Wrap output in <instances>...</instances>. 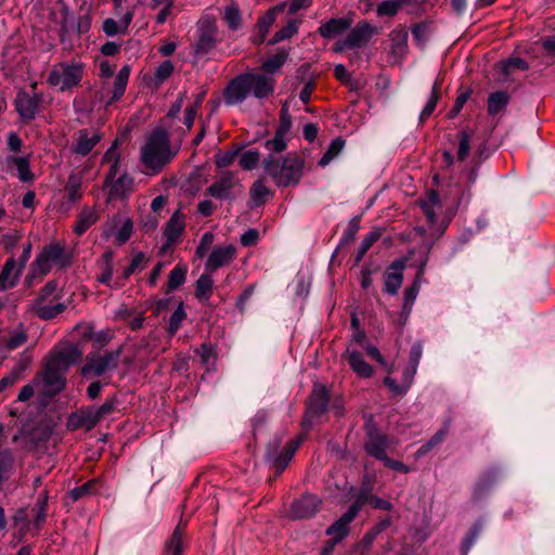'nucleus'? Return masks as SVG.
Wrapping results in <instances>:
<instances>
[{
	"label": "nucleus",
	"instance_id": "nucleus-14",
	"mask_svg": "<svg viewBox=\"0 0 555 555\" xmlns=\"http://www.w3.org/2000/svg\"><path fill=\"white\" fill-rule=\"evenodd\" d=\"M344 358L346 359L352 371L360 377L367 378L373 375L372 366L364 361L361 352L357 350L354 347H352V345L348 346L344 354Z\"/></svg>",
	"mask_w": 555,
	"mask_h": 555
},
{
	"label": "nucleus",
	"instance_id": "nucleus-62",
	"mask_svg": "<svg viewBox=\"0 0 555 555\" xmlns=\"http://www.w3.org/2000/svg\"><path fill=\"white\" fill-rule=\"evenodd\" d=\"M382 462L384 463V465L390 469H393L396 472H400V473H409L411 469L409 466H406L404 463H402L401 461H398V460H392L390 457H388L387 455L382 460Z\"/></svg>",
	"mask_w": 555,
	"mask_h": 555
},
{
	"label": "nucleus",
	"instance_id": "nucleus-31",
	"mask_svg": "<svg viewBox=\"0 0 555 555\" xmlns=\"http://www.w3.org/2000/svg\"><path fill=\"white\" fill-rule=\"evenodd\" d=\"M132 21V13L127 12L118 22L107 18L103 23V30L107 36H115L125 33Z\"/></svg>",
	"mask_w": 555,
	"mask_h": 555
},
{
	"label": "nucleus",
	"instance_id": "nucleus-7",
	"mask_svg": "<svg viewBox=\"0 0 555 555\" xmlns=\"http://www.w3.org/2000/svg\"><path fill=\"white\" fill-rule=\"evenodd\" d=\"M236 190H241L238 179L233 173L228 172L210 184L207 193L217 199H230L234 196Z\"/></svg>",
	"mask_w": 555,
	"mask_h": 555
},
{
	"label": "nucleus",
	"instance_id": "nucleus-3",
	"mask_svg": "<svg viewBox=\"0 0 555 555\" xmlns=\"http://www.w3.org/2000/svg\"><path fill=\"white\" fill-rule=\"evenodd\" d=\"M304 160L296 155H288L282 162L273 156L264 160L266 171L280 186L297 184L302 176Z\"/></svg>",
	"mask_w": 555,
	"mask_h": 555
},
{
	"label": "nucleus",
	"instance_id": "nucleus-64",
	"mask_svg": "<svg viewBox=\"0 0 555 555\" xmlns=\"http://www.w3.org/2000/svg\"><path fill=\"white\" fill-rule=\"evenodd\" d=\"M215 44V41L210 35H203L196 44L197 53L208 52Z\"/></svg>",
	"mask_w": 555,
	"mask_h": 555
},
{
	"label": "nucleus",
	"instance_id": "nucleus-8",
	"mask_svg": "<svg viewBox=\"0 0 555 555\" xmlns=\"http://www.w3.org/2000/svg\"><path fill=\"white\" fill-rule=\"evenodd\" d=\"M235 256L236 248L232 245L215 246L206 260L205 271L212 273L219 268L229 264Z\"/></svg>",
	"mask_w": 555,
	"mask_h": 555
},
{
	"label": "nucleus",
	"instance_id": "nucleus-40",
	"mask_svg": "<svg viewBox=\"0 0 555 555\" xmlns=\"http://www.w3.org/2000/svg\"><path fill=\"white\" fill-rule=\"evenodd\" d=\"M188 267L185 264L179 263L177 264L169 274L168 279V289L172 291L181 286L186 276Z\"/></svg>",
	"mask_w": 555,
	"mask_h": 555
},
{
	"label": "nucleus",
	"instance_id": "nucleus-43",
	"mask_svg": "<svg viewBox=\"0 0 555 555\" xmlns=\"http://www.w3.org/2000/svg\"><path fill=\"white\" fill-rule=\"evenodd\" d=\"M414 375H415V370H412L411 374L409 376V379L405 383H402L401 385H398L395 379H392L390 377H386L384 379V384L389 388V390L392 392V395H395V396H402L410 388Z\"/></svg>",
	"mask_w": 555,
	"mask_h": 555
},
{
	"label": "nucleus",
	"instance_id": "nucleus-48",
	"mask_svg": "<svg viewBox=\"0 0 555 555\" xmlns=\"http://www.w3.org/2000/svg\"><path fill=\"white\" fill-rule=\"evenodd\" d=\"M269 195V189L262 180L256 181L250 189V196L256 205H261Z\"/></svg>",
	"mask_w": 555,
	"mask_h": 555
},
{
	"label": "nucleus",
	"instance_id": "nucleus-24",
	"mask_svg": "<svg viewBox=\"0 0 555 555\" xmlns=\"http://www.w3.org/2000/svg\"><path fill=\"white\" fill-rule=\"evenodd\" d=\"M390 52L395 60L402 59L408 50V31L404 29H395L389 35Z\"/></svg>",
	"mask_w": 555,
	"mask_h": 555
},
{
	"label": "nucleus",
	"instance_id": "nucleus-10",
	"mask_svg": "<svg viewBox=\"0 0 555 555\" xmlns=\"http://www.w3.org/2000/svg\"><path fill=\"white\" fill-rule=\"evenodd\" d=\"M327 389L324 385L315 384L309 398L305 423H309L313 416H320L327 406Z\"/></svg>",
	"mask_w": 555,
	"mask_h": 555
},
{
	"label": "nucleus",
	"instance_id": "nucleus-39",
	"mask_svg": "<svg viewBox=\"0 0 555 555\" xmlns=\"http://www.w3.org/2000/svg\"><path fill=\"white\" fill-rule=\"evenodd\" d=\"M14 459L9 449H0V483L8 479L13 470Z\"/></svg>",
	"mask_w": 555,
	"mask_h": 555
},
{
	"label": "nucleus",
	"instance_id": "nucleus-32",
	"mask_svg": "<svg viewBox=\"0 0 555 555\" xmlns=\"http://www.w3.org/2000/svg\"><path fill=\"white\" fill-rule=\"evenodd\" d=\"M99 216L94 209H83L77 220L74 231L77 235L83 234L93 223L96 222Z\"/></svg>",
	"mask_w": 555,
	"mask_h": 555
},
{
	"label": "nucleus",
	"instance_id": "nucleus-58",
	"mask_svg": "<svg viewBox=\"0 0 555 555\" xmlns=\"http://www.w3.org/2000/svg\"><path fill=\"white\" fill-rule=\"evenodd\" d=\"M224 20L228 23L229 27H231L232 29H236L241 21L238 8L233 4L227 7L224 10Z\"/></svg>",
	"mask_w": 555,
	"mask_h": 555
},
{
	"label": "nucleus",
	"instance_id": "nucleus-22",
	"mask_svg": "<svg viewBox=\"0 0 555 555\" xmlns=\"http://www.w3.org/2000/svg\"><path fill=\"white\" fill-rule=\"evenodd\" d=\"M64 372L65 370L51 367V362L48 361L44 373V383L48 392L56 393L65 387Z\"/></svg>",
	"mask_w": 555,
	"mask_h": 555
},
{
	"label": "nucleus",
	"instance_id": "nucleus-13",
	"mask_svg": "<svg viewBox=\"0 0 555 555\" xmlns=\"http://www.w3.org/2000/svg\"><path fill=\"white\" fill-rule=\"evenodd\" d=\"M320 505V500L315 495H305L295 501L292 505V516L297 519L308 518L313 516Z\"/></svg>",
	"mask_w": 555,
	"mask_h": 555
},
{
	"label": "nucleus",
	"instance_id": "nucleus-2",
	"mask_svg": "<svg viewBox=\"0 0 555 555\" xmlns=\"http://www.w3.org/2000/svg\"><path fill=\"white\" fill-rule=\"evenodd\" d=\"M169 139L164 130H156L147 137L141 147V160L143 165L154 172L159 171L173 157Z\"/></svg>",
	"mask_w": 555,
	"mask_h": 555
},
{
	"label": "nucleus",
	"instance_id": "nucleus-33",
	"mask_svg": "<svg viewBox=\"0 0 555 555\" xmlns=\"http://www.w3.org/2000/svg\"><path fill=\"white\" fill-rule=\"evenodd\" d=\"M8 164L17 170V176L21 181L27 182L33 179V175L29 169V162L26 157H9Z\"/></svg>",
	"mask_w": 555,
	"mask_h": 555
},
{
	"label": "nucleus",
	"instance_id": "nucleus-34",
	"mask_svg": "<svg viewBox=\"0 0 555 555\" xmlns=\"http://www.w3.org/2000/svg\"><path fill=\"white\" fill-rule=\"evenodd\" d=\"M211 273H203L196 281L195 295L201 300H207L210 297L214 281L210 276Z\"/></svg>",
	"mask_w": 555,
	"mask_h": 555
},
{
	"label": "nucleus",
	"instance_id": "nucleus-30",
	"mask_svg": "<svg viewBox=\"0 0 555 555\" xmlns=\"http://www.w3.org/2000/svg\"><path fill=\"white\" fill-rule=\"evenodd\" d=\"M129 76H130V67L128 65H126L118 72V74L115 78L114 87H113V91H112L113 95L107 101L106 105H111L113 102L119 100L124 95Z\"/></svg>",
	"mask_w": 555,
	"mask_h": 555
},
{
	"label": "nucleus",
	"instance_id": "nucleus-54",
	"mask_svg": "<svg viewBox=\"0 0 555 555\" xmlns=\"http://www.w3.org/2000/svg\"><path fill=\"white\" fill-rule=\"evenodd\" d=\"M215 236L211 232H205L199 241L198 246L196 247L195 255L197 258H204L208 253L209 248L214 243Z\"/></svg>",
	"mask_w": 555,
	"mask_h": 555
},
{
	"label": "nucleus",
	"instance_id": "nucleus-29",
	"mask_svg": "<svg viewBox=\"0 0 555 555\" xmlns=\"http://www.w3.org/2000/svg\"><path fill=\"white\" fill-rule=\"evenodd\" d=\"M103 163L109 165L108 172L105 178V185H108V183H111V181L115 179L116 175L119 171L120 159L119 154L117 152L116 143L113 144L106 151V153L103 156Z\"/></svg>",
	"mask_w": 555,
	"mask_h": 555
},
{
	"label": "nucleus",
	"instance_id": "nucleus-47",
	"mask_svg": "<svg viewBox=\"0 0 555 555\" xmlns=\"http://www.w3.org/2000/svg\"><path fill=\"white\" fill-rule=\"evenodd\" d=\"M24 364H17L13 367V370L3 376L0 380V392L3 391L7 387L12 386L15 384L22 376L23 372L25 371Z\"/></svg>",
	"mask_w": 555,
	"mask_h": 555
},
{
	"label": "nucleus",
	"instance_id": "nucleus-6",
	"mask_svg": "<svg viewBox=\"0 0 555 555\" xmlns=\"http://www.w3.org/2000/svg\"><path fill=\"white\" fill-rule=\"evenodd\" d=\"M119 357V350L89 356L81 369V374L87 378L104 376L117 367Z\"/></svg>",
	"mask_w": 555,
	"mask_h": 555
},
{
	"label": "nucleus",
	"instance_id": "nucleus-23",
	"mask_svg": "<svg viewBox=\"0 0 555 555\" xmlns=\"http://www.w3.org/2000/svg\"><path fill=\"white\" fill-rule=\"evenodd\" d=\"M22 269L23 268L17 266V263L15 262V260L13 258H10L5 262L3 269L0 273V289L4 291V289L13 287L18 280Z\"/></svg>",
	"mask_w": 555,
	"mask_h": 555
},
{
	"label": "nucleus",
	"instance_id": "nucleus-50",
	"mask_svg": "<svg viewBox=\"0 0 555 555\" xmlns=\"http://www.w3.org/2000/svg\"><path fill=\"white\" fill-rule=\"evenodd\" d=\"M371 499H373V494L371 493V488L370 487H362L359 490V492H358V494L356 496L354 502L350 505L349 508H354L356 507L354 516H357L359 511L361 509V507L364 504H371Z\"/></svg>",
	"mask_w": 555,
	"mask_h": 555
},
{
	"label": "nucleus",
	"instance_id": "nucleus-45",
	"mask_svg": "<svg viewBox=\"0 0 555 555\" xmlns=\"http://www.w3.org/2000/svg\"><path fill=\"white\" fill-rule=\"evenodd\" d=\"M285 3L276 5L274 9L270 10L264 16H262L259 20V28L260 31L262 33V37L267 34L271 25L274 23L276 14L279 12H282L285 9Z\"/></svg>",
	"mask_w": 555,
	"mask_h": 555
},
{
	"label": "nucleus",
	"instance_id": "nucleus-26",
	"mask_svg": "<svg viewBox=\"0 0 555 555\" xmlns=\"http://www.w3.org/2000/svg\"><path fill=\"white\" fill-rule=\"evenodd\" d=\"M420 204L423 212L427 217V220L430 223H435L437 220V210L441 208L438 194L433 190L427 192L426 197L421 199Z\"/></svg>",
	"mask_w": 555,
	"mask_h": 555
},
{
	"label": "nucleus",
	"instance_id": "nucleus-44",
	"mask_svg": "<svg viewBox=\"0 0 555 555\" xmlns=\"http://www.w3.org/2000/svg\"><path fill=\"white\" fill-rule=\"evenodd\" d=\"M216 361L217 354L215 348L209 344H203L201 347V363L209 371L215 367Z\"/></svg>",
	"mask_w": 555,
	"mask_h": 555
},
{
	"label": "nucleus",
	"instance_id": "nucleus-52",
	"mask_svg": "<svg viewBox=\"0 0 555 555\" xmlns=\"http://www.w3.org/2000/svg\"><path fill=\"white\" fill-rule=\"evenodd\" d=\"M401 3L399 0H385L377 7V14L379 16H393Z\"/></svg>",
	"mask_w": 555,
	"mask_h": 555
},
{
	"label": "nucleus",
	"instance_id": "nucleus-18",
	"mask_svg": "<svg viewBox=\"0 0 555 555\" xmlns=\"http://www.w3.org/2000/svg\"><path fill=\"white\" fill-rule=\"evenodd\" d=\"M299 440H292L287 442V444L283 448L282 452L278 454V452L270 450L268 452V461L272 463V465L278 469V472H282L287 464L291 462L294 456L296 450L299 447Z\"/></svg>",
	"mask_w": 555,
	"mask_h": 555
},
{
	"label": "nucleus",
	"instance_id": "nucleus-21",
	"mask_svg": "<svg viewBox=\"0 0 555 555\" xmlns=\"http://www.w3.org/2000/svg\"><path fill=\"white\" fill-rule=\"evenodd\" d=\"M354 508H349L338 520L327 528L326 533L336 543L348 533V525L354 519Z\"/></svg>",
	"mask_w": 555,
	"mask_h": 555
},
{
	"label": "nucleus",
	"instance_id": "nucleus-17",
	"mask_svg": "<svg viewBox=\"0 0 555 555\" xmlns=\"http://www.w3.org/2000/svg\"><path fill=\"white\" fill-rule=\"evenodd\" d=\"M108 185L111 186L108 201L122 199L129 196L134 190L133 179L127 173L121 175L116 180L114 179Z\"/></svg>",
	"mask_w": 555,
	"mask_h": 555
},
{
	"label": "nucleus",
	"instance_id": "nucleus-61",
	"mask_svg": "<svg viewBox=\"0 0 555 555\" xmlns=\"http://www.w3.org/2000/svg\"><path fill=\"white\" fill-rule=\"evenodd\" d=\"M527 67H528L527 63L520 57H513V59H509V60H506L505 62H503V70L506 74H509V72L512 69L525 70V69H527Z\"/></svg>",
	"mask_w": 555,
	"mask_h": 555
},
{
	"label": "nucleus",
	"instance_id": "nucleus-12",
	"mask_svg": "<svg viewBox=\"0 0 555 555\" xmlns=\"http://www.w3.org/2000/svg\"><path fill=\"white\" fill-rule=\"evenodd\" d=\"M404 268V260H396L389 266L384 279L385 292L390 295H396L398 293L402 285Z\"/></svg>",
	"mask_w": 555,
	"mask_h": 555
},
{
	"label": "nucleus",
	"instance_id": "nucleus-49",
	"mask_svg": "<svg viewBox=\"0 0 555 555\" xmlns=\"http://www.w3.org/2000/svg\"><path fill=\"white\" fill-rule=\"evenodd\" d=\"M82 178L80 175H70L68 178V182L66 185V191L68 193L70 201H77L80 198V188H81Z\"/></svg>",
	"mask_w": 555,
	"mask_h": 555
},
{
	"label": "nucleus",
	"instance_id": "nucleus-11",
	"mask_svg": "<svg viewBox=\"0 0 555 555\" xmlns=\"http://www.w3.org/2000/svg\"><path fill=\"white\" fill-rule=\"evenodd\" d=\"M82 358V351L76 346H65L50 358L51 367L67 370Z\"/></svg>",
	"mask_w": 555,
	"mask_h": 555
},
{
	"label": "nucleus",
	"instance_id": "nucleus-27",
	"mask_svg": "<svg viewBox=\"0 0 555 555\" xmlns=\"http://www.w3.org/2000/svg\"><path fill=\"white\" fill-rule=\"evenodd\" d=\"M185 227L183 215L177 210L168 220L164 235L168 242H175L183 232Z\"/></svg>",
	"mask_w": 555,
	"mask_h": 555
},
{
	"label": "nucleus",
	"instance_id": "nucleus-25",
	"mask_svg": "<svg viewBox=\"0 0 555 555\" xmlns=\"http://www.w3.org/2000/svg\"><path fill=\"white\" fill-rule=\"evenodd\" d=\"M352 21L347 17L332 18L319 28V33L324 38H334L344 33L351 26Z\"/></svg>",
	"mask_w": 555,
	"mask_h": 555
},
{
	"label": "nucleus",
	"instance_id": "nucleus-36",
	"mask_svg": "<svg viewBox=\"0 0 555 555\" xmlns=\"http://www.w3.org/2000/svg\"><path fill=\"white\" fill-rule=\"evenodd\" d=\"M423 274V268H421L420 272L417 273L413 284L408 287L405 291H404V304H403V309L404 310H408V312L411 311L412 309V306L417 297V294H418V291H420V287H421V276Z\"/></svg>",
	"mask_w": 555,
	"mask_h": 555
},
{
	"label": "nucleus",
	"instance_id": "nucleus-57",
	"mask_svg": "<svg viewBox=\"0 0 555 555\" xmlns=\"http://www.w3.org/2000/svg\"><path fill=\"white\" fill-rule=\"evenodd\" d=\"M298 30L296 21H289L285 27L279 30L272 40V42H280L294 36Z\"/></svg>",
	"mask_w": 555,
	"mask_h": 555
},
{
	"label": "nucleus",
	"instance_id": "nucleus-46",
	"mask_svg": "<svg viewBox=\"0 0 555 555\" xmlns=\"http://www.w3.org/2000/svg\"><path fill=\"white\" fill-rule=\"evenodd\" d=\"M57 285L54 282H49L40 291L38 297L31 304H46L48 301H54L56 299Z\"/></svg>",
	"mask_w": 555,
	"mask_h": 555
},
{
	"label": "nucleus",
	"instance_id": "nucleus-28",
	"mask_svg": "<svg viewBox=\"0 0 555 555\" xmlns=\"http://www.w3.org/2000/svg\"><path fill=\"white\" fill-rule=\"evenodd\" d=\"M29 309L35 312L40 319L49 320L64 311L65 306L62 302L48 301L41 305L31 304Z\"/></svg>",
	"mask_w": 555,
	"mask_h": 555
},
{
	"label": "nucleus",
	"instance_id": "nucleus-5",
	"mask_svg": "<svg viewBox=\"0 0 555 555\" xmlns=\"http://www.w3.org/2000/svg\"><path fill=\"white\" fill-rule=\"evenodd\" d=\"M114 409L111 401H105L99 408L88 406L69 415L67 420V427L70 430L78 428L92 429L105 415L109 414Z\"/></svg>",
	"mask_w": 555,
	"mask_h": 555
},
{
	"label": "nucleus",
	"instance_id": "nucleus-42",
	"mask_svg": "<svg viewBox=\"0 0 555 555\" xmlns=\"http://www.w3.org/2000/svg\"><path fill=\"white\" fill-rule=\"evenodd\" d=\"M183 552V533L180 526H177L170 540L167 543L168 555H181Z\"/></svg>",
	"mask_w": 555,
	"mask_h": 555
},
{
	"label": "nucleus",
	"instance_id": "nucleus-56",
	"mask_svg": "<svg viewBox=\"0 0 555 555\" xmlns=\"http://www.w3.org/2000/svg\"><path fill=\"white\" fill-rule=\"evenodd\" d=\"M259 162V153L256 151H247L240 157V166L245 170H250L257 166Z\"/></svg>",
	"mask_w": 555,
	"mask_h": 555
},
{
	"label": "nucleus",
	"instance_id": "nucleus-9",
	"mask_svg": "<svg viewBox=\"0 0 555 555\" xmlns=\"http://www.w3.org/2000/svg\"><path fill=\"white\" fill-rule=\"evenodd\" d=\"M132 230L133 223L130 218L116 215L112 218L109 223L106 224L105 235L106 237L114 235L117 244L121 245L130 238Z\"/></svg>",
	"mask_w": 555,
	"mask_h": 555
},
{
	"label": "nucleus",
	"instance_id": "nucleus-60",
	"mask_svg": "<svg viewBox=\"0 0 555 555\" xmlns=\"http://www.w3.org/2000/svg\"><path fill=\"white\" fill-rule=\"evenodd\" d=\"M286 139L284 137H280L279 134H274L273 139L271 140H268L266 142V147L269 150V151H272V152H282L286 149Z\"/></svg>",
	"mask_w": 555,
	"mask_h": 555
},
{
	"label": "nucleus",
	"instance_id": "nucleus-51",
	"mask_svg": "<svg viewBox=\"0 0 555 555\" xmlns=\"http://www.w3.org/2000/svg\"><path fill=\"white\" fill-rule=\"evenodd\" d=\"M172 72H173V64L171 63V61H164L159 66H157L156 70H155V74H154L155 82L157 85H160L162 82H164L166 79H168L170 77Z\"/></svg>",
	"mask_w": 555,
	"mask_h": 555
},
{
	"label": "nucleus",
	"instance_id": "nucleus-38",
	"mask_svg": "<svg viewBox=\"0 0 555 555\" xmlns=\"http://www.w3.org/2000/svg\"><path fill=\"white\" fill-rule=\"evenodd\" d=\"M440 88H441V81L439 80V78H437L433 85L431 94H430L425 107L423 108V111L421 113V116H420L421 120L427 119L435 111L438 99H439Z\"/></svg>",
	"mask_w": 555,
	"mask_h": 555
},
{
	"label": "nucleus",
	"instance_id": "nucleus-35",
	"mask_svg": "<svg viewBox=\"0 0 555 555\" xmlns=\"http://www.w3.org/2000/svg\"><path fill=\"white\" fill-rule=\"evenodd\" d=\"M287 55L288 54L286 51L280 50L278 53L270 56L266 62H263L262 69L267 73L266 75H272L276 73L286 62Z\"/></svg>",
	"mask_w": 555,
	"mask_h": 555
},
{
	"label": "nucleus",
	"instance_id": "nucleus-63",
	"mask_svg": "<svg viewBox=\"0 0 555 555\" xmlns=\"http://www.w3.org/2000/svg\"><path fill=\"white\" fill-rule=\"evenodd\" d=\"M237 155L236 151H229L225 153H219L216 155V165L218 167H227L231 165Z\"/></svg>",
	"mask_w": 555,
	"mask_h": 555
},
{
	"label": "nucleus",
	"instance_id": "nucleus-55",
	"mask_svg": "<svg viewBox=\"0 0 555 555\" xmlns=\"http://www.w3.org/2000/svg\"><path fill=\"white\" fill-rule=\"evenodd\" d=\"M470 150V134L466 131H462L459 133V150H457V158L460 160L466 159Z\"/></svg>",
	"mask_w": 555,
	"mask_h": 555
},
{
	"label": "nucleus",
	"instance_id": "nucleus-20",
	"mask_svg": "<svg viewBox=\"0 0 555 555\" xmlns=\"http://www.w3.org/2000/svg\"><path fill=\"white\" fill-rule=\"evenodd\" d=\"M374 33L375 29L369 24H360L348 35L345 46L348 48L362 47L370 41Z\"/></svg>",
	"mask_w": 555,
	"mask_h": 555
},
{
	"label": "nucleus",
	"instance_id": "nucleus-1",
	"mask_svg": "<svg viewBox=\"0 0 555 555\" xmlns=\"http://www.w3.org/2000/svg\"><path fill=\"white\" fill-rule=\"evenodd\" d=\"M275 80L271 75L246 73L230 81L225 89L224 101L228 105L242 103L249 94L256 99H266L274 91Z\"/></svg>",
	"mask_w": 555,
	"mask_h": 555
},
{
	"label": "nucleus",
	"instance_id": "nucleus-16",
	"mask_svg": "<svg viewBox=\"0 0 555 555\" xmlns=\"http://www.w3.org/2000/svg\"><path fill=\"white\" fill-rule=\"evenodd\" d=\"M388 447L389 440L385 435L373 429L369 430L367 441L365 443V451L370 455L382 461L387 455L386 450Z\"/></svg>",
	"mask_w": 555,
	"mask_h": 555
},
{
	"label": "nucleus",
	"instance_id": "nucleus-41",
	"mask_svg": "<svg viewBox=\"0 0 555 555\" xmlns=\"http://www.w3.org/2000/svg\"><path fill=\"white\" fill-rule=\"evenodd\" d=\"M508 95L505 92H495L490 94L488 100V111L491 115L500 113L507 104Z\"/></svg>",
	"mask_w": 555,
	"mask_h": 555
},
{
	"label": "nucleus",
	"instance_id": "nucleus-37",
	"mask_svg": "<svg viewBox=\"0 0 555 555\" xmlns=\"http://www.w3.org/2000/svg\"><path fill=\"white\" fill-rule=\"evenodd\" d=\"M345 141L340 138H336L332 141L328 149L321 157L319 165L322 167L327 166L333 159H335L340 152L344 150Z\"/></svg>",
	"mask_w": 555,
	"mask_h": 555
},
{
	"label": "nucleus",
	"instance_id": "nucleus-4",
	"mask_svg": "<svg viewBox=\"0 0 555 555\" xmlns=\"http://www.w3.org/2000/svg\"><path fill=\"white\" fill-rule=\"evenodd\" d=\"M83 66L80 63H60L52 67L48 76V83L60 91L69 90L80 82Z\"/></svg>",
	"mask_w": 555,
	"mask_h": 555
},
{
	"label": "nucleus",
	"instance_id": "nucleus-53",
	"mask_svg": "<svg viewBox=\"0 0 555 555\" xmlns=\"http://www.w3.org/2000/svg\"><path fill=\"white\" fill-rule=\"evenodd\" d=\"M184 319H185V312H184L182 305H180L175 310V312L171 314L170 320H169L168 332L171 336H173L176 334V332L179 330V327Z\"/></svg>",
	"mask_w": 555,
	"mask_h": 555
},
{
	"label": "nucleus",
	"instance_id": "nucleus-59",
	"mask_svg": "<svg viewBox=\"0 0 555 555\" xmlns=\"http://www.w3.org/2000/svg\"><path fill=\"white\" fill-rule=\"evenodd\" d=\"M42 251L48 257V259L52 262V264L53 263L63 264L62 257L64 254V249L59 244L50 245L47 248H44Z\"/></svg>",
	"mask_w": 555,
	"mask_h": 555
},
{
	"label": "nucleus",
	"instance_id": "nucleus-15",
	"mask_svg": "<svg viewBox=\"0 0 555 555\" xmlns=\"http://www.w3.org/2000/svg\"><path fill=\"white\" fill-rule=\"evenodd\" d=\"M100 140L101 135L96 131L82 129L77 133L76 143L73 146V152L78 155L86 156L93 150Z\"/></svg>",
	"mask_w": 555,
	"mask_h": 555
},
{
	"label": "nucleus",
	"instance_id": "nucleus-19",
	"mask_svg": "<svg viewBox=\"0 0 555 555\" xmlns=\"http://www.w3.org/2000/svg\"><path fill=\"white\" fill-rule=\"evenodd\" d=\"M40 99L37 95H29L26 92H20L15 100L16 111L24 119H34L38 107H39Z\"/></svg>",
	"mask_w": 555,
	"mask_h": 555
}]
</instances>
